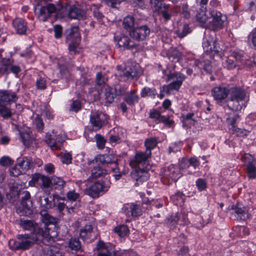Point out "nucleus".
<instances>
[{
	"label": "nucleus",
	"instance_id": "864d4df0",
	"mask_svg": "<svg viewBox=\"0 0 256 256\" xmlns=\"http://www.w3.org/2000/svg\"><path fill=\"white\" fill-rule=\"evenodd\" d=\"M222 66L224 68L230 70L235 68L236 64L233 59L226 58L224 62H222Z\"/></svg>",
	"mask_w": 256,
	"mask_h": 256
},
{
	"label": "nucleus",
	"instance_id": "4c0bfd02",
	"mask_svg": "<svg viewBox=\"0 0 256 256\" xmlns=\"http://www.w3.org/2000/svg\"><path fill=\"white\" fill-rule=\"evenodd\" d=\"M138 96L134 90L128 93L125 97V101L128 104H133L138 102Z\"/></svg>",
	"mask_w": 256,
	"mask_h": 256
},
{
	"label": "nucleus",
	"instance_id": "09e8293b",
	"mask_svg": "<svg viewBox=\"0 0 256 256\" xmlns=\"http://www.w3.org/2000/svg\"><path fill=\"white\" fill-rule=\"evenodd\" d=\"M191 32L190 28L188 24H184L183 25L182 29L180 28L176 31V34L178 37L182 38L184 37L186 34L190 33Z\"/></svg>",
	"mask_w": 256,
	"mask_h": 256
},
{
	"label": "nucleus",
	"instance_id": "c85d7f7f",
	"mask_svg": "<svg viewBox=\"0 0 256 256\" xmlns=\"http://www.w3.org/2000/svg\"><path fill=\"white\" fill-rule=\"evenodd\" d=\"M24 196L22 198V205L23 206L24 212L22 214H27V211L30 210L32 202L30 200V193L28 191H24L22 193Z\"/></svg>",
	"mask_w": 256,
	"mask_h": 256
},
{
	"label": "nucleus",
	"instance_id": "5701e85b",
	"mask_svg": "<svg viewBox=\"0 0 256 256\" xmlns=\"http://www.w3.org/2000/svg\"><path fill=\"white\" fill-rule=\"evenodd\" d=\"M124 212L128 216H138L142 214V210L140 204L132 203L124 206Z\"/></svg>",
	"mask_w": 256,
	"mask_h": 256
},
{
	"label": "nucleus",
	"instance_id": "0e129e2a",
	"mask_svg": "<svg viewBox=\"0 0 256 256\" xmlns=\"http://www.w3.org/2000/svg\"><path fill=\"white\" fill-rule=\"evenodd\" d=\"M181 56V53L177 50L174 49L171 55L169 57V59L170 60L172 58V61L174 62H178L179 61L180 58Z\"/></svg>",
	"mask_w": 256,
	"mask_h": 256
},
{
	"label": "nucleus",
	"instance_id": "680f3d73",
	"mask_svg": "<svg viewBox=\"0 0 256 256\" xmlns=\"http://www.w3.org/2000/svg\"><path fill=\"white\" fill-rule=\"evenodd\" d=\"M182 148V145L180 142L179 143H172L170 144L168 148L169 153L176 152L180 151Z\"/></svg>",
	"mask_w": 256,
	"mask_h": 256
},
{
	"label": "nucleus",
	"instance_id": "37998d69",
	"mask_svg": "<svg viewBox=\"0 0 256 256\" xmlns=\"http://www.w3.org/2000/svg\"><path fill=\"white\" fill-rule=\"evenodd\" d=\"M114 232L117 233L120 236L124 237L128 234L129 230L126 226L122 224L114 228Z\"/></svg>",
	"mask_w": 256,
	"mask_h": 256
},
{
	"label": "nucleus",
	"instance_id": "a18cd8bd",
	"mask_svg": "<svg viewBox=\"0 0 256 256\" xmlns=\"http://www.w3.org/2000/svg\"><path fill=\"white\" fill-rule=\"evenodd\" d=\"M69 248L74 251L78 252L81 248V244L77 238H72L68 243Z\"/></svg>",
	"mask_w": 256,
	"mask_h": 256
},
{
	"label": "nucleus",
	"instance_id": "4d7b16f0",
	"mask_svg": "<svg viewBox=\"0 0 256 256\" xmlns=\"http://www.w3.org/2000/svg\"><path fill=\"white\" fill-rule=\"evenodd\" d=\"M82 104L79 100H73L70 104V110L77 112L81 109Z\"/></svg>",
	"mask_w": 256,
	"mask_h": 256
},
{
	"label": "nucleus",
	"instance_id": "603ef678",
	"mask_svg": "<svg viewBox=\"0 0 256 256\" xmlns=\"http://www.w3.org/2000/svg\"><path fill=\"white\" fill-rule=\"evenodd\" d=\"M24 174L20 168V164H17L10 170V176H18L20 174Z\"/></svg>",
	"mask_w": 256,
	"mask_h": 256
},
{
	"label": "nucleus",
	"instance_id": "c9c22d12",
	"mask_svg": "<svg viewBox=\"0 0 256 256\" xmlns=\"http://www.w3.org/2000/svg\"><path fill=\"white\" fill-rule=\"evenodd\" d=\"M116 161L114 156L112 154H100L96 158V162H100L102 164L112 163Z\"/></svg>",
	"mask_w": 256,
	"mask_h": 256
},
{
	"label": "nucleus",
	"instance_id": "3c124183",
	"mask_svg": "<svg viewBox=\"0 0 256 256\" xmlns=\"http://www.w3.org/2000/svg\"><path fill=\"white\" fill-rule=\"evenodd\" d=\"M61 162L63 164H68L72 162V154L68 152H62L60 154Z\"/></svg>",
	"mask_w": 256,
	"mask_h": 256
},
{
	"label": "nucleus",
	"instance_id": "ddd939ff",
	"mask_svg": "<svg viewBox=\"0 0 256 256\" xmlns=\"http://www.w3.org/2000/svg\"><path fill=\"white\" fill-rule=\"evenodd\" d=\"M240 116L236 112H232L226 118V121L230 126V129L236 134L238 136H243L246 135L247 132L241 128H238L236 126V124L240 120Z\"/></svg>",
	"mask_w": 256,
	"mask_h": 256
},
{
	"label": "nucleus",
	"instance_id": "f3484780",
	"mask_svg": "<svg viewBox=\"0 0 256 256\" xmlns=\"http://www.w3.org/2000/svg\"><path fill=\"white\" fill-rule=\"evenodd\" d=\"M196 2H200V8L198 11L196 15V18L198 21L204 24L203 26L206 27V26L208 24L206 23L208 18V12H207L206 10V4L208 0H196Z\"/></svg>",
	"mask_w": 256,
	"mask_h": 256
},
{
	"label": "nucleus",
	"instance_id": "4be33fe9",
	"mask_svg": "<svg viewBox=\"0 0 256 256\" xmlns=\"http://www.w3.org/2000/svg\"><path fill=\"white\" fill-rule=\"evenodd\" d=\"M135 170L132 174V178L134 179L136 182V185H138L139 183H142L148 180L150 175L148 172L140 168H134Z\"/></svg>",
	"mask_w": 256,
	"mask_h": 256
},
{
	"label": "nucleus",
	"instance_id": "79ce46f5",
	"mask_svg": "<svg viewBox=\"0 0 256 256\" xmlns=\"http://www.w3.org/2000/svg\"><path fill=\"white\" fill-rule=\"evenodd\" d=\"M134 18L132 16H127L124 18L123 22L124 26L130 32V30H132V28L134 25Z\"/></svg>",
	"mask_w": 256,
	"mask_h": 256
},
{
	"label": "nucleus",
	"instance_id": "7c9ffc66",
	"mask_svg": "<svg viewBox=\"0 0 256 256\" xmlns=\"http://www.w3.org/2000/svg\"><path fill=\"white\" fill-rule=\"evenodd\" d=\"M13 25L16 32L20 34H24L26 30V26L24 20L16 18L13 21Z\"/></svg>",
	"mask_w": 256,
	"mask_h": 256
},
{
	"label": "nucleus",
	"instance_id": "b1692460",
	"mask_svg": "<svg viewBox=\"0 0 256 256\" xmlns=\"http://www.w3.org/2000/svg\"><path fill=\"white\" fill-rule=\"evenodd\" d=\"M114 38L115 42L119 47L128 49L134 45V42L130 40L128 36L122 34L115 36Z\"/></svg>",
	"mask_w": 256,
	"mask_h": 256
},
{
	"label": "nucleus",
	"instance_id": "473e14b6",
	"mask_svg": "<svg viewBox=\"0 0 256 256\" xmlns=\"http://www.w3.org/2000/svg\"><path fill=\"white\" fill-rule=\"evenodd\" d=\"M20 168L24 173H26L30 168L34 166V162L32 158L24 157L22 160L18 163Z\"/></svg>",
	"mask_w": 256,
	"mask_h": 256
},
{
	"label": "nucleus",
	"instance_id": "f257e3e1",
	"mask_svg": "<svg viewBox=\"0 0 256 256\" xmlns=\"http://www.w3.org/2000/svg\"><path fill=\"white\" fill-rule=\"evenodd\" d=\"M229 94L230 96V100L232 102V108L234 110H240L246 106V93L240 88H228L224 85H220L214 87L211 90V95L217 104L222 103Z\"/></svg>",
	"mask_w": 256,
	"mask_h": 256
},
{
	"label": "nucleus",
	"instance_id": "7ed1b4c3",
	"mask_svg": "<svg viewBox=\"0 0 256 256\" xmlns=\"http://www.w3.org/2000/svg\"><path fill=\"white\" fill-rule=\"evenodd\" d=\"M59 199L60 196L58 194H53L52 196L48 191H45L38 196V202L40 207L43 208L40 212L41 220L44 223L54 224L55 222L54 218L48 214L46 210L54 208L56 206V200Z\"/></svg>",
	"mask_w": 256,
	"mask_h": 256
},
{
	"label": "nucleus",
	"instance_id": "a19ab883",
	"mask_svg": "<svg viewBox=\"0 0 256 256\" xmlns=\"http://www.w3.org/2000/svg\"><path fill=\"white\" fill-rule=\"evenodd\" d=\"M42 176L40 174H33L31 180L28 182V185L31 186H41Z\"/></svg>",
	"mask_w": 256,
	"mask_h": 256
},
{
	"label": "nucleus",
	"instance_id": "e433bc0d",
	"mask_svg": "<svg viewBox=\"0 0 256 256\" xmlns=\"http://www.w3.org/2000/svg\"><path fill=\"white\" fill-rule=\"evenodd\" d=\"M72 39L80 40V34L79 32L78 28L77 26H74L71 28L69 30V34L66 38L67 40H71Z\"/></svg>",
	"mask_w": 256,
	"mask_h": 256
},
{
	"label": "nucleus",
	"instance_id": "dca6fc26",
	"mask_svg": "<svg viewBox=\"0 0 256 256\" xmlns=\"http://www.w3.org/2000/svg\"><path fill=\"white\" fill-rule=\"evenodd\" d=\"M87 166L90 167L92 166L91 170V177L92 178H98L102 176L107 174V170L104 169L100 166L97 165L95 160H93L86 163L85 164H80V167L84 170H86L88 169Z\"/></svg>",
	"mask_w": 256,
	"mask_h": 256
},
{
	"label": "nucleus",
	"instance_id": "393cba45",
	"mask_svg": "<svg viewBox=\"0 0 256 256\" xmlns=\"http://www.w3.org/2000/svg\"><path fill=\"white\" fill-rule=\"evenodd\" d=\"M12 62L13 61L10 58L4 59L2 60L3 66L0 68V72H6L10 67V69L12 72L17 76L20 70V68L18 66L12 65Z\"/></svg>",
	"mask_w": 256,
	"mask_h": 256
},
{
	"label": "nucleus",
	"instance_id": "0eeeda50",
	"mask_svg": "<svg viewBox=\"0 0 256 256\" xmlns=\"http://www.w3.org/2000/svg\"><path fill=\"white\" fill-rule=\"evenodd\" d=\"M66 138V135L62 130H52L46 134L44 141L53 150L60 149Z\"/></svg>",
	"mask_w": 256,
	"mask_h": 256
},
{
	"label": "nucleus",
	"instance_id": "de8ad7c7",
	"mask_svg": "<svg viewBox=\"0 0 256 256\" xmlns=\"http://www.w3.org/2000/svg\"><path fill=\"white\" fill-rule=\"evenodd\" d=\"M92 226L90 224L86 225L82 228L80 232V236L83 239L85 240L88 236L89 234L92 230Z\"/></svg>",
	"mask_w": 256,
	"mask_h": 256
},
{
	"label": "nucleus",
	"instance_id": "ea45409f",
	"mask_svg": "<svg viewBox=\"0 0 256 256\" xmlns=\"http://www.w3.org/2000/svg\"><path fill=\"white\" fill-rule=\"evenodd\" d=\"M144 144L146 148V152H151L152 150L156 146L157 139L155 138H148L145 140Z\"/></svg>",
	"mask_w": 256,
	"mask_h": 256
},
{
	"label": "nucleus",
	"instance_id": "39448f33",
	"mask_svg": "<svg viewBox=\"0 0 256 256\" xmlns=\"http://www.w3.org/2000/svg\"><path fill=\"white\" fill-rule=\"evenodd\" d=\"M208 32L206 30L204 33V36L202 42L204 52L210 56L218 55L221 58L224 50L222 42L216 40L212 34L210 36H207L206 33Z\"/></svg>",
	"mask_w": 256,
	"mask_h": 256
},
{
	"label": "nucleus",
	"instance_id": "a211bd4d",
	"mask_svg": "<svg viewBox=\"0 0 256 256\" xmlns=\"http://www.w3.org/2000/svg\"><path fill=\"white\" fill-rule=\"evenodd\" d=\"M202 69L208 73H212L214 70L208 60H196L194 64V74H200Z\"/></svg>",
	"mask_w": 256,
	"mask_h": 256
},
{
	"label": "nucleus",
	"instance_id": "5fc2aeb1",
	"mask_svg": "<svg viewBox=\"0 0 256 256\" xmlns=\"http://www.w3.org/2000/svg\"><path fill=\"white\" fill-rule=\"evenodd\" d=\"M0 114L4 118H8L11 116L10 110L1 103H0Z\"/></svg>",
	"mask_w": 256,
	"mask_h": 256
},
{
	"label": "nucleus",
	"instance_id": "423d86ee",
	"mask_svg": "<svg viewBox=\"0 0 256 256\" xmlns=\"http://www.w3.org/2000/svg\"><path fill=\"white\" fill-rule=\"evenodd\" d=\"M110 186V181L108 178L98 180L87 188L85 193L92 198H98L108 192Z\"/></svg>",
	"mask_w": 256,
	"mask_h": 256
},
{
	"label": "nucleus",
	"instance_id": "f8f14e48",
	"mask_svg": "<svg viewBox=\"0 0 256 256\" xmlns=\"http://www.w3.org/2000/svg\"><path fill=\"white\" fill-rule=\"evenodd\" d=\"M108 116L102 112H92L90 116V122L94 130H97L107 122Z\"/></svg>",
	"mask_w": 256,
	"mask_h": 256
},
{
	"label": "nucleus",
	"instance_id": "c03bdc74",
	"mask_svg": "<svg viewBox=\"0 0 256 256\" xmlns=\"http://www.w3.org/2000/svg\"><path fill=\"white\" fill-rule=\"evenodd\" d=\"M51 184L54 186L56 188L61 189L65 184V182L60 178L53 177L51 179Z\"/></svg>",
	"mask_w": 256,
	"mask_h": 256
},
{
	"label": "nucleus",
	"instance_id": "c756f323",
	"mask_svg": "<svg viewBox=\"0 0 256 256\" xmlns=\"http://www.w3.org/2000/svg\"><path fill=\"white\" fill-rule=\"evenodd\" d=\"M36 111V112H39L40 114L48 120H51L54 118L52 110L49 106L46 105H41L38 106Z\"/></svg>",
	"mask_w": 256,
	"mask_h": 256
},
{
	"label": "nucleus",
	"instance_id": "052dcab7",
	"mask_svg": "<svg viewBox=\"0 0 256 256\" xmlns=\"http://www.w3.org/2000/svg\"><path fill=\"white\" fill-rule=\"evenodd\" d=\"M97 146L98 148L102 149L104 147L106 140L100 134L96 135Z\"/></svg>",
	"mask_w": 256,
	"mask_h": 256
},
{
	"label": "nucleus",
	"instance_id": "f704fd0d",
	"mask_svg": "<svg viewBox=\"0 0 256 256\" xmlns=\"http://www.w3.org/2000/svg\"><path fill=\"white\" fill-rule=\"evenodd\" d=\"M235 216L237 219L245 220L249 218V214L246 208H237L235 210Z\"/></svg>",
	"mask_w": 256,
	"mask_h": 256
},
{
	"label": "nucleus",
	"instance_id": "f03ea898",
	"mask_svg": "<svg viewBox=\"0 0 256 256\" xmlns=\"http://www.w3.org/2000/svg\"><path fill=\"white\" fill-rule=\"evenodd\" d=\"M37 234H18L16 236V240L12 239L9 240V248L14 250H26L30 248L38 240L42 238V236H48V235L50 234L42 230L41 233L39 232Z\"/></svg>",
	"mask_w": 256,
	"mask_h": 256
},
{
	"label": "nucleus",
	"instance_id": "49530a36",
	"mask_svg": "<svg viewBox=\"0 0 256 256\" xmlns=\"http://www.w3.org/2000/svg\"><path fill=\"white\" fill-rule=\"evenodd\" d=\"M104 95L106 103L110 104L113 102L114 94V90L112 88L108 87L106 88Z\"/></svg>",
	"mask_w": 256,
	"mask_h": 256
},
{
	"label": "nucleus",
	"instance_id": "69168bd1",
	"mask_svg": "<svg viewBox=\"0 0 256 256\" xmlns=\"http://www.w3.org/2000/svg\"><path fill=\"white\" fill-rule=\"evenodd\" d=\"M66 196L68 200L76 201L79 198V194L74 190H70L67 193Z\"/></svg>",
	"mask_w": 256,
	"mask_h": 256
},
{
	"label": "nucleus",
	"instance_id": "2eb2a0df",
	"mask_svg": "<svg viewBox=\"0 0 256 256\" xmlns=\"http://www.w3.org/2000/svg\"><path fill=\"white\" fill-rule=\"evenodd\" d=\"M241 160L246 166L248 177L250 178H256V166L254 164V157L248 154H246L242 156Z\"/></svg>",
	"mask_w": 256,
	"mask_h": 256
},
{
	"label": "nucleus",
	"instance_id": "aec40b11",
	"mask_svg": "<svg viewBox=\"0 0 256 256\" xmlns=\"http://www.w3.org/2000/svg\"><path fill=\"white\" fill-rule=\"evenodd\" d=\"M151 154L152 152L148 151L144 152H138L136 154L134 158L130 161V164L133 168H137V166L140 165L143 166L148 158L151 156Z\"/></svg>",
	"mask_w": 256,
	"mask_h": 256
},
{
	"label": "nucleus",
	"instance_id": "2f4dec72",
	"mask_svg": "<svg viewBox=\"0 0 256 256\" xmlns=\"http://www.w3.org/2000/svg\"><path fill=\"white\" fill-rule=\"evenodd\" d=\"M56 10L55 6L52 4H50L46 6H42L40 12L41 16H44V20L45 21L50 16V14L54 12Z\"/></svg>",
	"mask_w": 256,
	"mask_h": 256
},
{
	"label": "nucleus",
	"instance_id": "20e7f679",
	"mask_svg": "<svg viewBox=\"0 0 256 256\" xmlns=\"http://www.w3.org/2000/svg\"><path fill=\"white\" fill-rule=\"evenodd\" d=\"M42 222V224L39 226L33 220L22 219L20 222V224L24 230L31 232L30 234L36 236L38 232H40L41 233L42 230L44 232H46V233H49L50 234L48 235V236H42V238L44 240L46 239L50 242L54 241V238L57 236V232L54 230H52L51 228L48 227L50 224Z\"/></svg>",
	"mask_w": 256,
	"mask_h": 256
},
{
	"label": "nucleus",
	"instance_id": "13d9d810",
	"mask_svg": "<svg viewBox=\"0 0 256 256\" xmlns=\"http://www.w3.org/2000/svg\"><path fill=\"white\" fill-rule=\"evenodd\" d=\"M196 184L199 191H202L206 188V182L202 178H198L196 182Z\"/></svg>",
	"mask_w": 256,
	"mask_h": 256
},
{
	"label": "nucleus",
	"instance_id": "338daca9",
	"mask_svg": "<svg viewBox=\"0 0 256 256\" xmlns=\"http://www.w3.org/2000/svg\"><path fill=\"white\" fill-rule=\"evenodd\" d=\"M70 42L68 46V49L70 52H75L76 48L78 45L80 40H70Z\"/></svg>",
	"mask_w": 256,
	"mask_h": 256
},
{
	"label": "nucleus",
	"instance_id": "6ab92c4d",
	"mask_svg": "<svg viewBox=\"0 0 256 256\" xmlns=\"http://www.w3.org/2000/svg\"><path fill=\"white\" fill-rule=\"evenodd\" d=\"M150 33V28L146 26H142L130 30V34L134 38L140 40L145 39Z\"/></svg>",
	"mask_w": 256,
	"mask_h": 256
},
{
	"label": "nucleus",
	"instance_id": "9d476101",
	"mask_svg": "<svg viewBox=\"0 0 256 256\" xmlns=\"http://www.w3.org/2000/svg\"><path fill=\"white\" fill-rule=\"evenodd\" d=\"M117 70L118 74L124 80L132 79L138 74L136 66L130 62H127L120 66H118Z\"/></svg>",
	"mask_w": 256,
	"mask_h": 256
},
{
	"label": "nucleus",
	"instance_id": "e2e57ef3",
	"mask_svg": "<svg viewBox=\"0 0 256 256\" xmlns=\"http://www.w3.org/2000/svg\"><path fill=\"white\" fill-rule=\"evenodd\" d=\"M248 42L252 43L254 46H256V28L248 36Z\"/></svg>",
	"mask_w": 256,
	"mask_h": 256
},
{
	"label": "nucleus",
	"instance_id": "bb28decb",
	"mask_svg": "<svg viewBox=\"0 0 256 256\" xmlns=\"http://www.w3.org/2000/svg\"><path fill=\"white\" fill-rule=\"evenodd\" d=\"M18 97L15 92L0 90V103L15 102Z\"/></svg>",
	"mask_w": 256,
	"mask_h": 256
},
{
	"label": "nucleus",
	"instance_id": "412c9836",
	"mask_svg": "<svg viewBox=\"0 0 256 256\" xmlns=\"http://www.w3.org/2000/svg\"><path fill=\"white\" fill-rule=\"evenodd\" d=\"M32 256H64L58 250L52 247L46 248L44 249L38 248L34 252Z\"/></svg>",
	"mask_w": 256,
	"mask_h": 256
},
{
	"label": "nucleus",
	"instance_id": "1a4fd4ad",
	"mask_svg": "<svg viewBox=\"0 0 256 256\" xmlns=\"http://www.w3.org/2000/svg\"><path fill=\"white\" fill-rule=\"evenodd\" d=\"M208 14L212 18V20L208 23L206 28L215 30L222 28L224 26L227 20L226 15L214 10L210 11Z\"/></svg>",
	"mask_w": 256,
	"mask_h": 256
},
{
	"label": "nucleus",
	"instance_id": "bf43d9fd",
	"mask_svg": "<svg viewBox=\"0 0 256 256\" xmlns=\"http://www.w3.org/2000/svg\"><path fill=\"white\" fill-rule=\"evenodd\" d=\"M14 161L8 156H4L0 159V165L9 166L13 164Z\"/></svg>",
	"mask_w": 256,
	"mask_h": 256
},
{
	"label": "nucleus",
	"instance_id": "9b49d317",
	"mask_svg": "<svg viewBox=\"0 0 256 256\" xmlns=\"http://www.w3.org/2000/svg\"><path fill=\"white\" fill-rule=\"evenodd\" d=\"M150 3L154 14L161 16L166 20L170 19L171 12L168 5L160 0H150Z\"/></svg>",
	"mask_w": 256,
	"mask_h": 256
},
{
	"label": "nucleus",
	"instance_id": "a878e982",
	"mask_svg": "<svg viewBox=\"0 0 256 256\" xmlns=\"http://www.w3.org/2000/svg\"><path fill=\"white\" fill-rule=\"evenodd\" d=\"M97 248L99 251L98 256H112V246L110 244L100 240L97 244Z\"/></svg>",
	"mask_w": 256,
	"mask_h": 256
},
{
	"label": "nucleus",
	"instance_id": "6e6552de",
	"mask_svg": "<svg viewBox=\"0 0 256 256\" xmlns=\"http://www.w3.org/2000/svg\"><path fill=\"white\" fill-rule=\"evenodd\" d=\"M184 79L185 76L180 72L170 73L167 75V80L172 82L162 86L163 92L170 94L172 90H178Z\"/></svg>",
	"mask_w": 256,
	"mask_h": 256
},
{
	"label": "nucleus",
	"instance_id": "cd10ccee",
	"mask_svg": "<svg viewBox=\"0 0 256 256\" xmlns=\"http://www.w3.org/2000/svg\"><path fill=\"white\" fill-rule=\"evenodd\" d=\"M68 16L72 19L83 20L86 18V13L84 10L71 6L68 10Z\"/></svg>",
	"mask_w": 256,
	"mask_h": 256
},
{
	"label": "nucleus",
	"instance_id": "58836bf2",
	"mask_svg": "<svg viewBox=\"0 0 256 256\" xmlns=\"http://www.w3.org/2000/svg\"><path fill=\"white\" fill-rule=\"evenodd\" d=\"M150 117L151 118H156V119L159 120V121L162 122L170 126H171L173 122L172 120L166 116H161L158 112L150 113Z\"/></svg>",
	"mask_w": 256,
	"mask_h": 256
},
{
	"label": "nucleus",
	"instance_id": "6e6d98bb",
	"mask_svg": "<svg viewBox=\"0 0 256 256\" xmlns=\"http://www.w3.org/2000/svg\"><path fill=\"white\" fill-rule=\"evenodd\" d=\"M193 222L194 226L197 228H201L204 226V222L200 216H196Z\"/></svg>",
	"mask_w": 256,
	"mask_h": 256
},
{
	"label": "nucleus",
	"instance_id": "4468645a",
	"mask_svg": "<svg viewBox=\"0 0 256 256\" xmlns=\"http://www.w3.org/2000/svg\"><path fill=\"white\" fill-rule=\"evenodd\" d=\"M182 176L178 167L174 164H170L163 170L164 178L169 181L176 182Z\"/></svg>",
	"mask_w": 256,
	"mask_h": 256
},
{
	"label": "nucleus",
	"instance_id": "774afa93",
	"mask_svg": "<svg viewBox=\"0 0 256 256\" xmlns=\"http://www.w3.org/2000/svg\"><path fill=\"white\" fill-rule=\"evenodd\" d=\"M128 253L126 250H114L112 248V256H127Z\"/></svg>",
	"mask_w": 256,
	"mask_h": 256
},
{
	"label": "nucleus",
	"instance_id": "72a5a7b5",
	"mask_svg": "<svg viewBox=\"0 0 256 256\" xmlns=\"http://www.w3.org/2000/svg\"><path fill=\"white\" fill-rule=\"evenodd\" d=\"M157 95V91L154 88L144 87L142 89L140 92V96L142 98L148 96L152 98H154Z\"/></svg>",
	"mask_w": 256,
	"mask_h": 256
},
{
	"label": "nucleus",
	"instance_id": "8fccbe9b",
	"mask_svg": "<svg viewBox=\"0 0 256 256\" xmlns=\"http://www.w3.org/2000/svg\"><path fill=\"white\" fill-rule=\"evenodd\" d=\"M39 114H40L39 112H36V116L33 122V124L38 131L41 132L44 128V124L42 118L38 116Z\"/></svg>",
	"mask_w": 256,
	"mask_h": 256
}]
</instances>
